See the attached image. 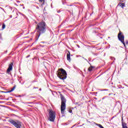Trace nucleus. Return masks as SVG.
I'll use <instances>...</instances> for the list:
<instances>
[{
  "mask_svg": "<svg viewBox=\"0 0 128 128\" xmlns=\"http://www.w3.org/2000/svg\"><path fill=\"white\" fill-rule=\"evenodd\" d=\"M46 24L44 21H42L36 23L35 32H36V37L35 42H38L40 34H45L46 32Z\"/></svg>",
  "mask_w": 128,
  "mask_h": 128,
  "instance_id": "nucleus-1",
  "label": "nucleus"
},
{
  "mask_svg": "<svg viewBox=\"0 0 128 128\" xmlns=\"http://www.w3.org/2000/svg\"><path fill=\"white\" fill-rule=\"evenodd\" d=\"M60 98L62 102L60 106L61 114L64 116V113L66 112V100L62 94H60Z\"/></svg>",
  "mask_w": 128,
  "mask_h": 128,
  "instance_id": "nucleus-2",
  "label": "nucleus"
},
{
  "mask_svg": "<svg viewBox=\"0 0 128 128\" xmlns=\"http://www.w3.org/2000/svg\"><path fill=\"white\" fill-rule=\"evenodd\" d=\"M57 76L60 80H64L66 78L68 74H66V70L63 68H60L59 69V72H58Z\"/></svg>",
  "mask_w": 128,
  "mask_h": 128,
  "instance_id": "nucleus-3",
  "label": "nucleus"
},
{
  "mask_svg": "<svg viewBox=\"0 0 128 128\" xmlns=\"http://www.w3.org/2000/svg\"><path fill=\"white\" fill-rule=\"evenodd\" d=\"M9 122L14 126L15 128H22V122L18 120H8Z\"/></svg>",
  "mask_w": 128,
  "mask_h": 128,
  "instance_id": "nucleus-4",
  "label": "nucleus"
},
{
  "mask_svg": "<svg viewBox=\"0 0 128 128\" xmlns=\"http://www.w3.org/2000/svg\"><path fill=\"white\" fill-rule=\"evenodd\" d=\"M56 120V112H54L52 110H50L49 112V118L48 120L52 122H54V120Z\"/></svg>",
  "mask_w": 128,
  "mask_h": 128,
  "instance_id": "nucleus-5",
  "label": "nucleus"
},
{
  "mask_svg": "<svg viewBox=\"0 0 128 128\" xmlns=\"http://www.w3.org/2000/svg\"><path fill=\"white\" fill-rule=\"evenodd\" d=\"M118 38L120 42L124 44L125 48H126V43L124 42V34H122V32H120L118 34Z\"/></svg>",
  "mask_w": 128,
  "mask_h": 128,
  "instance_id": "nucleus-6",
  "label": "nucleus"
},
{
  "mask_svg": "<svg viewBox=\"0 0 128 128\" xmlns=\"http://www.w3.org/2000/svg\"><path fill=\"white\" fill-rule=\"evenodd\" d=\"M12 66H14V62H12L9 64L8 68L7 69V74H10L11 70H12Z\"/></svg>",
  "mask_w": 128,
  "mask_h": 128,
  "instance_id": "nucleus-7",
  "label": "nucleus"
},
{
  "mask_svg": "<svg viewBox=\"0 0 128 128\" xmlns=\"http://www.w3.org/2000/svg\"><path fill=\"white\" fill-rule=\"evenodd\" d=\"M118 6H120V8H124L126 7V4L120 2L118 4Z\"/></svg>",
  "mask_w": 128,
  "mask_h": 128,
  "instance_id": "nucleus-8",
  "label": "nucleus"
},
{
  "mask_svg": "<svg viewBox=\"0 0 128 128\" xmlns=\"http://www.w3.org/2000/svg\"><path fill=\"white\" fill-rule=\"evenodd\" d=\"M67 60L70 62V52L68 51V53L67 54Z\"/></svg>",
  "mask_w": 128,
  "mask_h": 128,
  "instance_id": "nucleus-9",
  "label": "nucleus"
},
{
  "mask_svg": "<svg viewBox=\"0 0 128 128\" xmlns=\"http://www.w3.org/2000/svg\"><path fill=\"white\" fill-rule=\"evenodd\" d=\"M122 128H128L126 123L122 122Z\"/></svg>",
  "mask_w": 128,
  "mask_h": 128,
  "instance_id": "nucleus-10",
  "label": "nucleus"
},
{
  "mask_svg": "<svg viewBox=\"0 0 128 128\" xmlns=\"http://www.w3.org/2000/svg\"><path fill=\"white\" fill-rule=\"evenodd\" d=\"M30 84H29L28 82L26 83L25 84V87L26 88H30Z\"/></svg>",
  "mask_w": 128,
  "mask_h": 128,
  "instance_id": "nucleus-11",
  "label": "nucleus"
},
{
  "mask_svg": "<svg viewBox=\"0 0 128 128\" xmlns=\"http://www.w3.org/2000/svg\"><path fill=\"white\" fill-rule=\"evenodd\" d=\"M93 68L94 67L92 66H90V67L88 68V72H92Z\"/></svg>",
  "mask_w": 128,
  "mask_h": 128,
  "instance_id": "nucleus-12",
  "label": "nucleus"
},
{
  "mask_svg": "<svg viewBox=\"0 0 128 128\" xmlns=\"http://www.w3.org/2000/svg\"><path fill=\"white\" fill-rule=\"evenodd\" d=\"M118 88H124V87H122L121 85H120L119 86H118V88H117V90H118Z\"/></svg>",
  "mask_w": 128,
  "mask_h": 128,
  "instance_id": "nucleus-13",
  "label": "nucleus"
},
{
  "mask_svg": "<svg viewBox=\"0 0 128 128\" xmlns=\"http://www.w3.org/2000/svg\"><path fill=\"white\" fill-rule=\"evenodd\" d=\"M4 28H6V24H3L2 25V29L4 30Z\"/></svg>",
  "mask_w": 128,
  "mask_h": 128,
  "instance_id": "nucleus-14",
  "label": "nucleus"
},
{
  "mask_svg": "<svg viewBox=\"0 0 128 128\" xmlns=\"http://www.w3.org/2000/svg\"><path fill=\"white\" fill-rule=\"evenodd\" d=\"M12 92V90H8L7 92H5V94H8V92Z\"/></svg>",
  "mask_w": 128,
  "mask_h": 128,
  "instance_id": "nucleus-15",
  "label": "nucleus"
},
{
  "mask_svg": "<svg viewBox=\"0 0 128 128\" xmlns=\"http://www.w3.org/2000/svg\"><path fill=\"white\" fill-rule=\"evenodd\" d=\"M110 60H116V58L112 57V56H110Z\"/></svg>",
  "mask_w": 128,
  "mask_h": 128,
  "instance_id": "nucleus-16",
  "label": "nucleus"
},
{
  "mask_svg": "<svg viewBox=\"0 0 128 128\" xmlns=\"http://www.w3.org/2000/svg\"><path fill=\"white\" fill-rule=\"evenodd\" d=\"M16 88V86H14L11 90V92H14V89Z\"/></svg>",
  "mask_w": 128,
  "mask_h": 128,
  "instance_id": "nucleus-17",
  "label": "nucleus"
},
{
  "mask_svg": "<svg viewBox=\"0 0 128 128\" xmlns=\"http://www.w3.org/2000/svg\"><path fill=\"white\" fill-rule=\"evenodd\" d=\"M76 104H77L78 106H80V102H76Z\"/></svg>",
  "mask_w": 128,
  "mask_h": 128,
  "instance_id": "nucleus-18",
  "label": "nucleus"
},
{
  "mask_svg": "<svg viewBox=\"0 0 128 128\" xmlns=\"http://www.w3.org/2000/svg\"><path fill=\"white\" fill-rule=\"evenodd\" d=\"M98 126L99 128H104V126H102V124H98Z\"/></svg>",
  "mask_w": 128,
  "mask_h": 128,
  "instance_id": "nucleus-19",
  "label": "nucleus"
},
{
  "mask_svg": "<svg viewBox=\"0 0 128 128\" xmlns=\"http://www.w3.org/2000/svg\"><path fill=\"white\" fill-rule=\"evenodd\" d=\"M24 104H32V102H24Z\"/></svg>",
  "mask_w": 128,
  "mask_h": 128,
  "instance_id": "nucleus-20",
  "label": "nucleus"
},
{
  "mask_svg": "<svg viewBox=\"0 0 128 128\" xmlns=\"http://www.w3.org/2000/svg\"><path fill=\"white\" fill-rule=\"evenodd\" d=\"M39 2H44V0H39Z\"/></svg>",
  "mask_w": 128,
  "mask_h": 128,
  "instance_id": "nucleus-21",
  "label": "nucleus"
},
{
  "mask_svg": "<svg viewBox=\"0 0 128 128\" xmlns=\"http://www.w3.org/2000/svg\"><path fill=\"white\" fill-rule=\"evenodd\" d=\"M69 112H70V114H72V110H70Z\"/></svg>",
  "mask_w": 128,
  "mask_h": 128,
  "instance_id": "nucleus-22",
  "label": "nucleus"
},
{
  "mask_svg": "<svg viewBox=\"0 0 128 128\" xmlns=\"http://www.w3.org/2000/svg\"><path fill=\"white\" fill-rule=\"evenodd\" d=\"M122 92H124L122 90H120V94H122Z\"/></svg>",
  "mask_w": 128,
  "mask_h": 128,
  "instance_id": "nucleus-23",
  "label": "nucleus"
},
{
  "mask_svg": "<svg viewBox=\"0 0 128 128\" xmlns=\"http://www.w3.org/2000/svg\"><path fill=\"white\" fill-rule=\"evenodd\" d=\"M126 44H128V40H126Z\"/></svg>",
  "mask_w": 128,
  "mask_h": 128,
  "instance_id": "nucleus-24",
  "label": "nucleus"
},
{
  "mask_svg": "<svg viewBox=\"0 0 128 128\" xmlns=\"http://www.w3.org/2000/svg\"><path fill=\"white\" fill-rule=\"evenodd\" d=\"M30 55H28V56H26V58H30Z\"/></svg>",
  "mask_w": 128,
  "mask_h": 128,
  "instance_id": "nucleus-25",
  "label": "nucleus"
},
{
  "mask_svg": "<svg viewBox=\"0 0 128 128\" xmlns=\"http://www.w3.org/2000/svg\"><path fill=\"white\" fill-rule=\"evenodd\" d=\"M60 10H58V11H57V12L60 13Z\"/></svg>",
  "mask_w": 128,
  "mask_h": 128,
  "instance_id": "nucleus-26",
  "label": "nucleus"
},
{
  "mask_svg": "<svg viewBox=\"0 0 128 128\" xmlns=\"http://www.w3.org/2000/svg\"><path fill=\"white\" fill-rule=\"evenodd\" d=\"M66 22V21H63L62 24H64Z\"/></svg>",
  "mask_w": 128,
  "mask_h": 128,
  "instance_id": "nucleus-27",
  "label": "nucleus"
},
{
  "mask_svg": "<svg viewBox=\"0 0 128 128\" xmlns=\"http://www.w3.org/2000/svg\"><path fill=\"white\" fill-rule=\"evenodd\" d=\"M19 98H22V96L20 95H19Z\"/></svg>",
  "mask_w": 128,
  "mask_h": 128,
  "instance_id": "nucleus-28",
  "label": "nucleus"
},
{
  "mask_svg": "<svg viewBox=\"0 0 128 128\" xmlns=\"http://www.w3.org/2000/svg\"><path fill=\"white\" fill-rule=\"evenodd\" d=\"M102 100H104V97L102 98Z\"/></svg>",
  "mask_w": 128,
  "mask_h": 128,
  "instance_id": "nucleus-29",
  "label": "nucleus"
},
{
  "mask_svg": "<svg viewBox=\"0 0 128 128\" xmlns=\"http://www.w3.org/2000/svg\"><path fill=\"white\" fill-rule=\"evenodd\" d=\"M34 88H38L34 87Z\"/></svg>",
  "mask_w": 128,
  "mask_h": 128,
  "instance_id": "nucleus-30",
  "label": "nucleus"
},
{
  "mask_svg": "<svg viewBox=\"0 0 128 128\" xmlns=\"http://www.w3.org/2000/svg\"><path fill=\"white\" fill-rule=\"evenodd\" d=\"M85 60H86L88 62V60L86 58H84Z\"/></svg>",
  "mask_w": 128,
  "mask_h": 128,
  "instance_id": "nucleus-31",
  "label": "nucleus"
},
{
  "mask_svg": "<svg viewBox=\"0 0 128 128\" xmlns=\"http://www.w3.org/2000/svg\"><path fill=\"white\" fill-rule=\"evenodd\" d=\"M20 6H24V4H20Z\"/></svg>",
  "mask_w": 128,
  "mask_h": 128,
  "instance_id": "nucleus-32",
  "label": "nucleus"
},
{
  "mask_svg": "<svg viewBox=\"0 0 128 128\" xmlns=\"http://www.w3.org/2000/svg\"><path fill=\"white\" fill-rule=\"evenodd\" d=\"M23 8H24H24H25V7H24H24H23Z\"/></svg>",
  "mask_w": 128,
  "mask_h": 128,
  "instance_id": "nucleus-33",
  "label": "nucleus"
},
{
  "mask_svg": "<svg viewBox=\"0 0 128 128\" xmlns=\"http://www.w3.org/2000/svg\"><path fill=\"white\" fill-rule=\"evenodd\" d=\"M39 90H40V91L42 90V88H40V89Z\"/></svg>",
  "mask_w": 128,
  "mask_h": 128,
  "instance_id": "nucleus-34",
  "label": "nucleus"
},
{
  "mask_svg": "<svg viewBox=\"0 0 128 128\" xmlns=\"http://www.w3.org/2000/svg\"><path fill=\"white\" fill-rule=\"evenodd\" d=\"M94 99H95V100H98V98H94Z\"/></svg>",
  "mask_w": 128,
  "mask_h": 128,
  "instance_id": "nucleus-35",
  "label": "nucleus"
},
{
  "mask_svg": "<svg viewBox=\"0 0 128 128\" xmlns=\"http://www.w3.org/2000/svg\"><path fill=\"white\" fill-rule=\"evenodd\" d=\"M82 126V125H80V126Z\"/></svg>",
  "mask_w": 128,
  "mask_h": 128,
  "instance_id": "nucleus-36",
  "label": "nucleus"
},
{
  "mask_svg": "<svg viewBox=\"0 0 128 128\" xmlns=\"http://www.w3.org/2000/svg\"><path fill=\"white\" fill-rule=\"evenodd\" d=\"M42 4H44V2H43Z\"/></svg>",
  "mask_w": 128,
  "mask_h": 128,
  "instance_id": "nucleus-37",
  "label": "nucleus"
},
{
  "mask_svg": "<svg viewBox=\"0 0 128 128\" xmlns=\"http://www.w3.org/2000/svg\"><path fill=\"white\" fill-rule=\"evenodd\" d=\"M104 90H108L107 89H105Z\"/></svg>",
  "mask_w": 128,
  "mask_h": 128,
  "instance_id": "nucleus-38",
  "label": "nucleus"
},
{
  "mask_svg": "<svg viewBox=\"0 0 128 128\" xmlns=\"http://www.w3.org/2000/svg\"><path fill=\"white\" fill-rule=\"evenodd\" d=\"M17 2H20V1H17Z\"/></svg>",
  "mask_w": 128,
  "mask_h": 128,
  "instance_id": "nucleus-39",
  "label": "nucleus"
},
{
  "mask_svg": "<svg viewBox=\"0 0 128 128\" xmlns=\"http://www.w3.org/2000/svg\"><path fill=\"white\" fill-rule=\"evenodd\" d=\"M36 8H38V6H37V7H36Z\"/></svg>",
  "mask_w": 128,
  "mask_h": 128,
  "instance_id": "nucleus-40",
  "label": "nucleus"
},
{
  "mask_svg": "<svg viewBox=\"0 0 128 128\" xmlns=\"http://www.w3.org/2000/svg\"><path fill=\"white\" fill-rule=\"evenodd\" d=\"M70 6H72V5H69Z\"/></svg>",
  "mask_w": 128,
  "mask_h": 128,
  "instance_id": "nucleus-41",
  "label": "nucleus"
},
{
  "mask_svg": "<svg viewBox=\"0 0 128 128\" xmlns=\"http://www.w3.org/2000/svg\"><path fill=\"white\" fill-rule=\"evenodd\" d=\"M94 14V12H92V14Z\"/></svg>",
  "mask_w": 128,
  "mask_h": 128,
  "instance_id": "nucleus-42",
  "label": "nucleus"
},
{
  "mask_svg": "<svg viewBox=\"0 0 128 128\" xmlns=\"http://www.w3.org/2000/svg\"><path fill=\"white\" fill-rule=\"evenodd\" d=\"M84 124H82V126H84Z\"/></svg>",
  "mask_w": 128,
  "mask_h": 128,
  "instance_id": "nucleus-43",
  "label": "nucleus"
},
{
  "mask_svg": "<svg viewBox=\"0 0 128 128\" xmlns=\"http://www.w3.org/2000/svg\"><path fill=\"white\" fill-rule=\"evenodd\" d=\"M110 38V37H108V38Z\"/></svg>",
  "mask_w": 128,
  "mask_h": 128,
  "instance_id": "nucleus-44",
  "label": "nucleus"
},
{
  "mask_svg": "<svg viewBox=\"0 0 128 128\" xmlns=\"http://www.w3.org/2000/svg\"><path fill=\"white\" fill-rule=\"evenodd\" d=\"M74 126H72V127L74 128Z\"/></svg>",
  "mask_w": 128,
  "mask_h": 128,
  "instance_id": "nucleus-45",
  "label": "nucleus"
},
{
  "mask_svg": "<svg viewBox=\"0 0 128 128\" xmlns=\"http://www.w3.org/2000/svg\"><path fill=\"white\" fill-rule=\"evenodd\" d=\"M90 16H92V14H90Z\"/></svg>",
  "mask_w": 128,
  "mask_h": 128,
  "instance_id": "nucleus-46",
  "label": "nucleus"
}]
</instances>
